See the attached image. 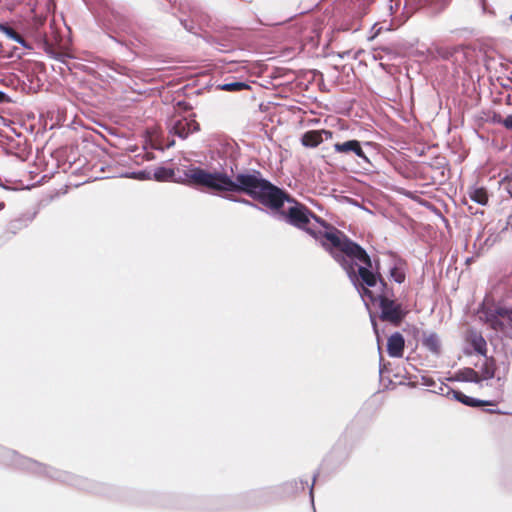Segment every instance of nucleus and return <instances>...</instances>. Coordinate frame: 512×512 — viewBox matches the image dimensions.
Masks as SVG:
<instances>
[{
    "instance_id": "obj_31",
    "label": "nucleus",
    "mask_w": 512,
    "mask_h": 512,
    "mask_svg": "<svg viewBox=\"0 0 512 512\" xmlns=\"http://www.w3.org/2000/svg\"><path fill=\"white\" fill-rule=\"evenodd\" d=\"M311 219H314L318 224H320L322 227L325 228V231H332V228H335L333 225L327 223L325 220L320 218L319 216L315 215L313 213V217Z\"/></svg>"
},
{
    "instance_id": "obj_6",
    "label": "nucleus",
    "mask_w": 512,
    "mask_h": 512,
    "mask_svg": "<svg viewBox=\"0 0 512 512\" xmlns=\"http://www.w3.org/2000/svg\"><path fill=\"white\" fill-rule=\"evenodd\" d=\"M452 0H405L404 9L416 11L425 8L432 15H439L447 9Z\"/></svg>"
},
{
    "instance_id": "obj_26",
    "label": "nucleus",
    "mask_w": 512,
    "mask_h": 512,
    "mask_svg": "<svg viewBox=\"0 0 512 512\" xmlns=\"http://www.w3.org/2000/svg\"><path fill=\"white\" fill-rule=\"evenodd\" d=\"M354 155L360 159L359 163L371 165V162H370L369 158L367 157V155L365 154L360 141L358 143V148H356Z\"/></svg>"
},
{
    "instance_id": "obj_35",
    "label": "nucleus",
    "mask_w": 512,
    "mask_h": 512,
    "mask_svg": "<svg viewBox=\"0 0 512 512\" xmlns=\"http://www.w3.org/2000/svg\"><path fill=\"white\" fill-rule=\"evenodd\" d=\"M14 41L19 43L24 48L31 49V46L28 44V42L19 34H17L16 39H14Z\"/></svg>"
},
{
    "instance_id": "obj_8",
    "label": "nucleus",
    "mask_w": 512,
    "mask_h": 512,
    "mask_svg": "<svg viewBox=\"0 0 512 512\" xmlns=\"http://www.w3.org/2000/svg\"><path fill=\"white\" fill-rule=\"evenodd\" d=\"M114 18L118 30L110 33L109 38L119 44L122 48H125L129 53L133 54L132 46L134 45V42L130 37L123 34L129 33V26L126 20L119 15H115Z\"/></svg>"
},
{
    "instance_id": "obj_16",
    "label": "nucleus",
    "mask_w": 512,
    "mask_h": 512,
    "mask_svg": "<svg viewBox=\"0 0 512 512\" xmlns=\"http://www.w3.org/2000/svg\"><path fill=\"white\" fill-rule=\"evenodd\" d=\"M495 361L493 358H487L485 356V360L483 364L480 366V373H481V382L483 380H489L492 379L495 376Z\"/></svg>"
},
{
    "instance_id": "obj_46",
    "label": "nucleus",
    "mask_w": 512,
    "mask_h": 512,
    "mask_svg": "<svg viewBox=\"0 0 512 512\" xmlns=\"http://www.w3.org/2000/svg\"><path fill=\"white\" fill-rule=\"evenodd\" d=\"M382 366L380 365V370H379V373L382 374Z\"/></svg>"
},
{
    "instance_id": "obj_22",
    "label": "nucleus",
    "mask_w": 512,
    "mask_h": 512,
    "mask_svg": "<svg viewBox=\"0 0 512 512\" xmlns=\"http://www.w3.org/2000/svg\"><path fill=\"white\" fill-rule=\"evenodd\" d=\"M471 344L473 346V349L478 354L486 356V351H487L486 346H487V344H486L485 339L481 335L473 337Z\"/></svg>"
},
{
    "instance_id": "obj_3",
    "label": "nucleus",
    "mask_w": 512,
    "mask_h": 512,
    "mask_svg": "<svg viewBox=\"0 0 512 512\" xmlns=\"http://www.w3.org/2000/svg\"><path fill=\"white\" fill-rule=\"evenodd\" d=\"M288 200L285 203L291 204L287 210L280 208L272 211L271 215L278 220L285 221L289 225L305 231L311 237L319 240L320 245L331 257L342 267L351 257L366 256V250L351 240L343 231L332 228V231L316 230L309 226L313 212L304 204L297 201L287 191Z\"/></svg>"
},
{
    "instance_id": "obj_5",
    "label": "nucleus",
    "mask_w": 512,
    "mask_h": 512,
    "mask_svg": "<svg viewBox=\"0 0 512 512\" xmlns=\"http://www.w3.org/2000/svg\"><path fill=\"white\" fill-rule=\"evenodd\" d=\"M485 321L495 331L505 332L512 328V308L498 306L484 313Z\"/></svg>"
},
{
    "instance_id": "obj_41",
    "label": "nucleus",
    "mask_w": 512,
    "mask_h": 512,
    "mask_svg": "<svg viewBox=\"0 0 512 512\" xmlns=\"http://www.w3.org/2000/svg\"><path fill=\"white\" fill-rule=\"evenodd\" d=\"M299 484H300V489H301V490H304L305 486H306L308 483H307V481L300 480V481H299Z\"/></svg>"
},
{
    "instance_id": "obj_17",
    "label": "nucleus",
    "mask_w": 512,
    "mask_h": 512,
    "mask_svg": "<svg viewBox=\"0 0 512 512\" xmlns=\"http://www.w3.org/2000/svg\"><path fill=\"white\" fill-rule=\"evenodd\" d=\"M15 181L11 178H8L4 174L0 173V211L5 207V201L2 193H7L9 191L15 190L13 184Z\"/></svg>"
},
{
    "instance_id": "obj_39",
    "label": "nucleus",
    "mask_w": 512,
    "mask_h": 512,
    "mask_svg": "<svg viewBox=\"0 0 512 512\" xmlns=\"http://www.w3.org/2000/svg\"><path fill=\"white\" fill-rule=\"evenodd\" d=\"M316 478H317V474H314V476H313V482H312V485H311V487H310V491H309V494H310V497H311V500H312V501H313V487H314V484H315Z\"/></svg>"
},
{
    "instance_id": "obj_40",
    "label": "nucleus",
    "mask_w": 512,
    "mask_h": 512,
    "mask_svg": "<svg viewBox=\"0 0 512 512\" xmlns=\"http://www.w3.org/2000/svg\"><path fill=\"white\" fill-rule=\"evenodd\" d=\"M6 97L7 95L3 91H0V103L4 102Z\"/></svg>"
},
{
    "instance_id": "obj_18",
    "label": "nucleus",
    "mask_w": 512,
    "mask_h": 512,
    "mask_svg": "<svg viewBox=\"0 0 512 512\" xmlns=\"http://www.w3.org/2000/svg\"><path fill=\"white\" fill-rule=\"evenodd\" d=\"M217 89L223 90V91H228V92H237V91H242L245 89H250V85L245 81L233 80L231 82H225L223 84H219L217 86Z\"/></svg>"
},
{
    "instance_id": "obj_45",
    "label": "nucleus",
    "mask_w": 512,
    "mask_h": 512,
    "mask_svg": "<svg viewBox=\"0 0 512 512\" xmlns=\"http://www.w3.org/2000/svg\"><path fill=\"white\" fill-rule=\"evenodd\" d=\"M174 145V140H172L170 143L167 144V148L171 147Z\"/></svg>"
},
{
    "instance_id": "obj_1",
    "label": "nucleus",
    "mask_w": 512,
    "mask_h": 512,
    "mask_svg": "<svg viewBox=\"0 0 512 512\" xmlns=\"http://www.w3.org/2000/svg\"><path fill=\"white\" fill-rule=\"evenodd\" d=\"M190 182L228 201L270 213L284 207L286 190L275 185L256 169H246L233 176L224 171H207L193 167L187 174Z\"/></svg>"
},
{
    "instance_id": "obj_42",
    "label": "nucleus",
    "mask_w": 512,
    "mask_h": 512,
    "mask_svg": "<svg viewBox=\"0 0 512 512\" xmlns=\"http://www.w3.org/2000/svg\"><path fill=\"white\" fill-rule=\"evenodd\" d=\"M125 70H126V68H124V67H120V66H119V70H117V71H118L120 74H124V75H125V74H126Z\"/></svg>"
},
{
    "instance_id": "obj_32",
    "label": "nucleus",
    "mask_w": 512,
    "mask_h": 512,
    "mask_svg": "<svg viewBox=\"0 0 512 512\" xmlns=\"http://www.w3.org/2000/svg\"><path fill=\"white\" fill-rule=\"evenodd\" d=\"M421 384H422L423 386L431 387V388H433V389H434V387H436V386H437L436 381H435L433 378L429 377V376H422V378H421Z\"/></svg>"
},
{
    "instance_id": "obj_11",
    "label": "nucleus",
    "mask_w": 512,
    "mask_h": 512,
    "mask_svg": "<svg viewBox=\"0 0 512 512\" xmlns=\"http://www.w3.org/2000/svg\"><path fill=\"white\" fill-rule=\"evenodd\" d=\"M421 343L425 349L435 356L441 352V341L437 333L432 331H423Z\"/></svg>"
},
{
    "instance_id": "obj_9",
    "label": "nucleus",
    "mask_w": 512,
    "mask_h": 512,
    "mask_svg": "<svg viewBox=\"0 0 512 512\" xmlns=\"http://www.w3.org/2000/svg\"><path fill=\"white\" fill-rule=\"evenodd\" d=\"M333 133L329 130H309L301 136V144L307 148L319 146L325 139L332 138Z\"/></svg>"
},
{
    "instance_id": "obj_13",
    "label": "nucleus",
    "mask_w": 512,
    "mask_h": 512,
    "mask_svg": "<svg viewBox=\"0 0 512 512\" xmlns=\"http://www.w3.org/2000/svg\"><path fill=\"white\" fill-rule=\"evenodd\" d=\"M452 392V398L456 401L469 406V407H480L484 405H494L492 401L481 400L474 397H470L458 390H450Z\"/></svg>"
},
{
    "instance_id": "obj_30",
    "label": "nucleus",
    "mask_w": 512,
    "mask_h": 512,
    "mask_svg": "<svg viewBox=\"0 0 512 512\" xmlns=\"http://www.w3.org/2000/svg\"><path fill=\"white\" fill-rule=\"evenodd\" d=\"M477 5L481 8L482 14H490L492 15L494 12L489 8L486 0H476Z\"/></svg>"
},
{
    "instance_id": "obj_38",
    "label": "nucleus",
    "mask_w": 512,
    "mask_h": 512,
    "mask_svg": "<svg viewBox=\"0 0 512 512\" xmlns=\"http://www.w3.org/2000/svg\"><path fill=\"white\" fill-rule=\"evenodd\" d=\"M370 318H371V322H372V325H373L374 332L377 335V337H379L378 328H377V324H376L375 318L372 315L370 316Z\"/></svg>"
},
{
    "instance_id": "obj_29",
    "label": "nucleus",
    "mask_w": 512,
    "mask_h": 512,
    "mask_svg": "<svg viewBox=\"0 0 512 512\" xmlns=\"http://www.w3.org/2000/svg\"><path fill=\"white\" fill-rule=\"evenodd\" d=\"M500 187L512 198V177L504 178L501 181Z\"/></svg>"
},
{
    "instance_id": "obj_7",
    "label": "nucleus",
    "mask_w": 512,
    "mask_h": 512,
    "mask_svg": "<svg viewBox=\"0 0 512 512\" xmlns=\"http://www.w3.org/2000/svg\"><path fill=\"white\" fill-rule=\"evenodd\" d=\"M170 134L178 136L180 139H186L190 134L200 130L199 123L194 119L174 118L168 122Z\"/></svg>"
},
{
    "instance_id": "obj_36",
    "label": "nucleus",
    "mask_w": 512,
    "mask_h": 512,
    "mask_svg": "<svg viewBox=\"0 0 512 512\" xmlns=\"http://www.w3.org/2000/svg\"><path fill=\"white\" fill-rule=\"evenodd\" d=\"M33 20L35 28L38 29L40 26L43 25L45 19L36 15Z\"/></svg>"
},
{
    "instance_id": "obj_34",
    "label": "nucleus",
    "mask_w": 512,
    "mask_h": 512,
    "mask_svg": "<svg viewBox=\"0 0 512 512\" xmlns=\"http://www.w3.org/2000/svg\"><path fill=\"white\" fill-rule=\"evenodd\" d=\"M505 128L512 130V114L499 121Z\"/></svg>"
},
{
    "instance_id": "obj_14",
    "label": "nucleus",
    "mask_w": 512,
    "mask_h": 512,
    "mask_svg": "<svg viewBox=\"0 0 512 512\" xmlns=\"http://www.w3.org/2000/svg\"><path fill=\"white\" fill-rule=\"evenodd\" d=\"M405 0H389V11L390 15L394 16L395 19L403 17L404 19L409 18L415 11H408L404 9Z\"/></svg>"
},
{
    "instance_id": "obj_4",
    "label": "nucleus",
    "mask_w": 512,
    "mask_h": 512,
    "mask_svg": "<svg viewBox=\"0 0 512 512\" xmlns=\"http://www.w3.org/2000/svg\"><path fill=\"white\" fill-rule=\"evenodd\" d=\"M0 457L1 461L6 465L14 466L15 468L36 474L41 477L67 483L81 490L105 494L106 487L103 484L96 483L90 479L44 465L31 458L19 455L14 450L3 448L1 449Z\"/></svg>"
},
{
    "instance_id": "obj_27",
    "label": "nucleus",
    "mask_w": 512,
    "mask_h": 512,
    "mask_svg": "<svg viewBox=\"0 0 512 512\" xmlns=\"http://www.w3.org/2000/svg\"><path fill=\"white\" fill-rule=\"evenodd\" d=\"M127 177L138 179V180H148L151 179L150 172L146 170L134 171L129 174H126Z\"/></svg>"
},
{
    "instance_id": "obj_43",
    "label": "nucleus",
    "mask_w": 512,
    "mask_h": 512,
    "mask_svg": "<svg viewBox=\"0 0 512 512\" xmlns=\"http://www.w3.org/2000/svg\"><path fill=\"white\" fill-rule=\"evenodd\" d=\"M490 413H501L499 410H495V409H490L488 410Z\"/></svg>"
},
{
    "instance_id": "obj_10",
    "label": "nucleus",
    "mask_w": 512,
    "mask_h": 512,
    "mask_svg": "<svg viewBox=\"0 0 512 512\" xmlns=\"http://www.w3.org/2000/svg\"><path fill=\"white\" fill-rule=\"evenodd\" d=\"M405 339L400 332H394L387 341V352L390 357L400 358L403 356Z\"/></svg>"
},
{
    "instance_id": "obj_12",
    "label": "nucleus",
    "mask_w": 512,
    "mask_h": 512,
    "mask_svg": "<svg viewBox=\"0 0 512 512\" xmlns=\"http://www.w3.org/2000/svg\"><path fill=\"white\" fill-rule=\"evenodd\" d=\"M448 381L470 382L475 384L481 383V378L477 371L473 368L466 367L455 372L454 376L447 379Z\"/></svg>"
},
{
    "instance_id": "obj_28",
    "label": "nucleus",
    "mask_w": 512,
    "mask_h": 512,
    "mask_svg": "<svg viewBox=\"0 0 512 512\" xmlns=\"http://www.w3.org/2000/svg\"><path fill=\"white\" fill-rule=\"evenodd\" d=\"M0 31L12 40L16 39V36L18 34L7 23H3V22H0Z\"/></svg>"
},
{
    "instance_id": "obj_47",
    "label": "nucleus",
    "mask_w": 512,
    "mask_h": 512,
    "mask_svg": "<svg viewBox=\"0 0 512 512\" xmlns=\"http://www.w3.org/2000/svg\"><path fill=\"white\" fill-rule=\"evenodd\" d=\"M296 488L298 489V481H294Z\"/></svg>"
},
{
    "instance_id": "obj_20",
    "label": "nucleus",
    "mask_w": 512,
    "mask_h": 512,
    "mask_svg": "<svg viewBox=\"0 0 512 512\" xmlns=\"http://www.w3.org/2000/svg\"><path fill=\"white\" fill-rule=\"evenodd\" d=\"M32 221V218L29 216H21L18 217L8 224V230L15 234L17 231L22 230L23 228L27 227L29 223Z\"/></svg>"
},
{
    "instance_id": "obj_15",
    "label": "nucleus",
    "mask_w": 512,
    "mask_h": 512,
    "mask_svg": "<svg viewBox=\"0 0 512 512\" xmlns=\"http://www.w3.org/2000/svg\"><path fill=\"white\" fill-rule=\"evenodd\" d=\"M359 141L356 139L347 140L345 142H337L333 145L335 153L350 156L355 154L356 148H358Z\"/></svg>"
},
{
    "instance_id": "obj_19",
    "label": "nucleus",
    "mask_w": 512,
    "mask_h": 512,
    "mask_svg": "<svg viewBox=\"0 0 512 512\" xmlns=\"http://www.w3.org/2000/svg\"><path fill=\"white\" fill-rule=\"evenodd\" d=\"M469 196L472 201L482 206H485L488 203V194L486 189L483 187L471 189L469 191Z\"/></svg>"
},
{
    "instance_id": "obj_23",
    "label": "nucleus",
    "mask_w": 512,
    "mask_h": 512,
    "mask_svg": "<svg viewBox=\"0 0 512 512\" xmlns=\"http://www.w3.org/2000/svg\"><path fill=\"white\" fill-rule=\"evenodd\" d=\"M450 390H454V389L451 388L450 386H448L447 384H445L443 382H440L431 391L436 393V394H439V395H442V396H445V397L449 398V397H452V392Z\"/></svg>"
},
{
    "instance_id": "obj_44",
    "label": "nucleus",
    "mask_w": 512,
    "mask_h": 512,
    "mask_svg": "<svg viewBox=\"0 0 512 512\" xmlns=\"http://www.w3.org/2000/svg\"><path fill=\"white\" fill-rule=\"evenodd\" d=\"M381 29H382V28H381V27H379V28L376 30V32L374 33L373 37H375V36L380 32V30H381Z\"/></svg>"
},
{
    "instance_id": "obj_25",
    "label": "nucleus",
    "mask_w": 512,
    "mask_h": 512,
    "mask_svg": "<svg viewBox=\"0 0 512 512\" xmlns=\"http://www.w3.org/2000/svg\"><path fill=\"white\" fill-rule=\"evenodd\" d=\"M375 0H356L358 5V14L360 16H363L367 13L369 6L374 2Z\"/></svg>"
},
{
    "instance_id": "obj_2",
    "label": "nucleus",
    "mask_w": 512,
    "mask_h": 512,
    "mask_svg": "<svg viewBox=\"0 0 512 512\" xmlns=\"http://www.w3.org/2000/svg\"><path fill=\"white\" fill-rule=\"evenodd\" d=\"M349 280L358 291L359 295L366 302H378L380 308V319L399 326L407 315V311L400 303L390 299L385 290L386 281L379 271V262H373L369 254L366 256L351 257L343 266ZM367 305V303H365Z\"/></svg>"
},
{
    "instance_id": "obj_33",
    "label": "nucleus",
    "mask_w": 512,
    "mask_h": 512,
    "mask_svg": "<svg viewBox=\"0 0 512 512\" xmlns=\"http://www.w3.org/2000/svg\"><path fill=\"white\" fill-rule=\"evenodd\" d=\"M180 22L186 31L194 32L195 25L192 21H188V20L184 19V20H180Z\"/></svg>"
},
{
    "instance_id": "obj_24",
    "label": "nucleus",
    "mask_w": 512,
    "mask_h": 512,
    "mask_svg": "<svg viewBox=\"0 0 512 512\" xmlns=\"http://www.w3.org/2000/svg\"><path fill=\"white\" fill-rule=\"evenodd\" d=\"M390 277L398 284L403 283L405 280V274L396 266L390 269Z\"/></svg>"
},
{
    "instance_id": "obj_37",
    "label": "nucleus",
    "mask_w": 512,
    "mask_h": 512,
    "mask_svg": "<svg viewBox=\"0 0 512 512\" xmlns=\"http://www.w3.org/2000/svg\"><path fill=\"white\" fill-rule=\"evenodd\" d=\"M438 54L443 58V59H448L451 55V53L447 50H439L438 51Z\"/></svg>"
},
{
    "instance_id": "obj_21",
    "label": "nucleus",
    "mask_w": 512,
    "mask_h": 512,
    "mask_svg": "<svg viewBox=\"0 0 512 512\" xmlns=\"http://www.w3.org/2000/svg\"><path fill=\"white\" fill-rule=\"evenodd\" d=\"M174 175H175V173H174V170L172 168L161 166V167H157L154 170L153 178L156 181L162 182V181H169V180H171L174 177Z\"/></svg>"
}]
</instances>
